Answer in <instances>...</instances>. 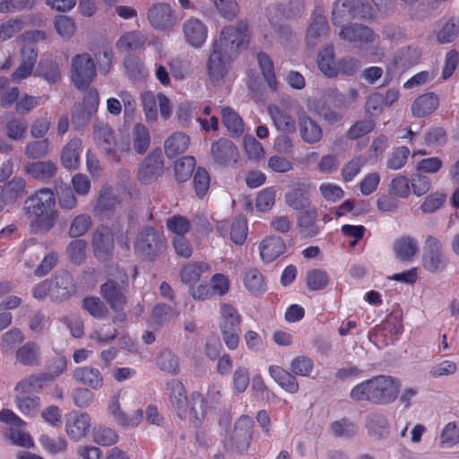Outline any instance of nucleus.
<instances>
[{"instance_id": "obj_3", "label": "nucleus", "mask_w": 459, "mask_h": 459, "mask_svg": "<svg viewBox=\"0 0 459 459\" xmlns=\"http://www.w3.org/2000/svg\"><path fill=\"white\" fill-rule=\"evenodd\" d=\"M74 292L72 274L65 270H59L50 280L43 281L34 287L33 297L44 299L48 296L52 300L61 301L68 299Z\"/></svg>"}, {"instance_id": "obj_7", "label": "nucleus", "mask_w": 459, "mask_h": 459, "mask_svg": "<svg viewBox=\"0 0 459 459\" xmlns=\"http://www.w3.org/2000/svg\"><path fill=\"white\" fill-rule=\"evenodd\" d=\"M96 76V65L87 53L74 56L71 60V80L79 90L87 89Z\"/></svg>"}, {"instance_id": "obj_38", "label": "nucleus", "mask_w": 459, "mask_h": 459, "mask_svg": "<svg viewBox=\"0 0 459 459\" xmlns=\"http://www.w3.org/2000/svg\"><path fill=\"white\" fill-rule=\"evenodd\" d=\"M396 257L403 261H410L419 252L417 241L410 236H403L394 244Z\"/></svg>"}, {"instance_id": "obj_35", "label": "nucleus", "mask_w": 459, "mask_h": 459, "mask_svg": "<svg viewBox=\"0 0 459 459\" xmlns=\"http://www.w3.org/2000/svg\"><path fill=\"white\" fill-rule=\"evenodd\" d=\"M146 42V37L137 30L127 31L120 36L117 42V48L125 53L135 51Z\"/></svg>"}, {"instance_id": "obj_19", "label": "nucleus", "mask_w": 459, "mask_h": 459, "mask_svg": "<svg viewBox=\"0 0 459 459\" xmlns=\"http://www.w3.org/2000/svg\"><path fill=\"white\" fill-rule=\"evenodd\" d=\"M183 33L186 41L193 48H200L207 38V28L197 18H190L183 23Z\"/></svg>"}, {"instance_id": "obj_22", "label": "nucleus", "mask_w": 459, "mask_h": 459, "mask_svg": "<svg viewBox=\"0 0 459 459\" xmlns=\"http://www.w3.org/2000/svg\"><path fill=\"white\" fill-rule=\"evenodd\" d=\"M252 427V419L246 415L241 416L235 423L232 446L240 452L247 450L250 444Z\"/></svg>"}, {"instance_id": "obj_1", "label": "nucleus", "mask_w": 459, "mask_h": 459, "mask_svg": "<svg viewBox=\"0 0 459 459\" xmlns=\"http://www.w3.org/2000/svg\"><path fill=\"white\" fill-rule=\"evenodd\" d=\"M55 207V195L49 188H42L25 200L23 209L33 233L46 234L54 227L57 216Z\"/></svg>"}, {"instance_id": "obj_49", "label": "nucleus", "mask_w": 459, "mask_h": 459, "mask_svg": "<svg viewBox=\"0 0 459 459\" xmlns=\"http://www.w3.org/2000/svg\"><path fill=\"white\" fill-rule=\"evenodd\" d=\"M24 340L23 333L18 328H13L1 337L0 349L3 353L11 354L13 349Z\"/></svg>"}, {"instance_id": "obj_44", "label": "nucleus", "mask_w": 459, "mask_h": 459, "mask_svg": "<svg viewBox=\"0 0 459 459\" xmlns=\"http://www.w3.org/2000/svg\"><path fill=\"white\" fill-rule=\"evenodd\" d=\"M243 281L248 291L255 295L264 293L266 290L264 278L260 271L255 268L246 271Z\"/></svg>"}, {"instance_id": "obj_15", "label": "nucleus", "mask_w": 459, "mask_h": 459, "mask_svg": "<svg viewBox=\"0 0 459 459\" xmlns=\"http://www.w3.org/2000/svg\"><path fill=\"white\" fill-rule=\"evenodd\" d=\"M211 156L215 164L229 166L237 162L238 151L237 146L229 139L221 138L211 146Z\"/></svg>"}, {"instance_id": "obj_42", "label": "nucleus", "mask_w": 459, "mask_h": 459, "mask_svg": "<svg viewBox=\"0 0 459 459\" xmlns=\"http://www.w3.org/2000/svg\"><path fill=\"white\" fill-rule=\"evenodd\" d=\"M132 142L134 150L139 153L143 154L149 149L151 144V136L148 128L141 124H136L132 131Z\"/></svg>"}, {"instance_id": "obj_31", "label": "nucleus", "mask_w": 459, "mask_h": 459, "mask_svg": "<svg viewBox=\"0 0 459 459\" xmlns=\"http://www.w3.org/2000/svg\"><path fill=\"white\" fill-rule=\"evenodd\" d=\"M329 25L327 19L323 15H316L307 31V43L309 47H316L322 38L327 36Z\"/></svg>"}, {"instance_id": "obj_61", "label": "nucleus", "mask_w": 459, "mask_h": 459, "mask_svg": "<svg viewBox=\"0 0 459 459\" xmlns=\"http://www.w3.org/2000/svg\"><path fill=\"white\" fill-rule=\"evenodd\" d=\"M410 154L409 148L405 146L395 149L387 158L386 167L393 170H397L403 168Z\"/></svg>"}, {"instance_id": "obj_8", "label": "nucleus", "mask_w": 459, "mask_h": 459, "mask_svg": "<svg viewBox=\"0 0 459 459\" xmlns=\"http://www.w3.org/2000/svg\"><path fill=\"white\" fill-rule=\"evenodd\" d=\"M164 238L154 228L148 227L143 230L135 241V253L144 258L152 259L162 252Z\"/></svg>"}, {"instance_id": "obj_23", "label": "nucleus", "mask_w": 459, "mask_h": 459, "mask_svg": "<svg viewBox=\"0 0 459 459\" xmlns=\"http://www.w3.org/2000/svg\"><path fill=\"white\" fill-rule=\"evenodd\" d=\"M24 172L34 179L48 182L56 174V166L51 160L27 161L23 165Z\"/></svg>"}, {"instance_id": "obj_17", "label": "nucleus", "mask_w": 459, "mask_h": 459, "mask_svg": "<svg viewBox=\"0 0 459 459\" xmlns=\"http://www.w3.org/2000/svg\"><path fill=\"white\" fill-rule=\"evenodd\" d=\"M166 389L178 416L182 420H186L188 416V400L183 384L178 379H171L167 382Z\"/></svg>"}, {"instance_id": "obj_45", "label": "nucleus", "mask_w": 459, "mask_h": 459, "mask_svg": "<svg viewBox=\"0 0 459 459\" xmlns=\"http://www.w3.org/2000/svg\"><path fill=\"white\" fill-rule=\"evenodd\" d=\"M51 381V377L47 373L31 375L20 381L16 385V390L22 393H33L40 391L44 384Z\"/></svg>"}, {"instance_id": "obj_29", "label": "nucleus", "mask_w": 459, "mask_h": 459, "mask_svg": "<svg viewBox=\"0 0 459 459\" xmlns=\"http://www.w3.org/2000/svg\"><path fill=\"white\" fill-rule=\"evenodd\" d=\"M188 419L195 427H200L206 417V403L199 392L191 394L188 400Z\"/></svg>"}, {"instance_id": "obj_13", "label": "nucleus", "mask_w": 459, "mask_h": 459, "mask_svg": "<svg viewBox=\"0 0 459 459\" xmlns=\"http://www.w3.org/2000/svg\"><path fill=\"white\" fill-rule=\"evenodd\" d=\"M311 190V184L305 180L299 179L295 182L291 189L285 194L286 204L297 211L312 209L309 193Z\"/></svg>"}, {"instance_id": "obj_18", "label": "nucleus", "mask_w": 459, "mask_h": 459, "mask_svg": "<svg viewBox=\"0 0 459 459\" xmlns=\"http://www.w3.org/2000/svg\"><path fill=\"white\" fill-rule=\"evenodd\" d=\"M91 426V420L86 412H73L70 413L65 423L66 433L70 438L78 441L90 431Z\"/></svg>"}, {"instance_id": "obj_53", "label": "nucleus", "mask_w": 459, "mask_h": 459, "mask_svg": "<svg viewBox=\"0 0 459 459\" xmlns=\"http://www.w3.org/2000/svg\"><path fill=\"white\" fill-rule=\"evenodd\" d=\"M92 221L86 213L77 215L71 222L68 234L71 238L83 236L91 227Z\"/></svg>"}, {"instance_id": "obj_4", "label": "nucleus", "mask_w": 459, "mask_h": 459, "mask_svg": "<svg viewBox=\"0 0 459 459\" xmlns=\"http://www.w3.org/2000/svg\"><path fill=\"white\" fill-rule=\"evenodd\" d=\"M128 282V276L117 266L108 270V280L100 286V294L114 311L124 309L126 303L124 294Z\"/></svg>"}, {"instance_id": "obj_46", "label": "nucleus", "mask_w": 459, "mask_h": 459, "mask_svg": "<svg viewBox=\"0 0 459 459\" xmlns=\"http://www.w3.org/2000/svg\"><path fill=\"white\" fill-rule=\"evenodd\" d=\"M351 3V0H336L334 2L332 12V22L334 26L342 25L343 22L353 19Z\"/></svg>"}, {"instance_id": "obj_5", "label": "nucleus", "mask_w": 459, "mask_h": 459, "mask_svg": "<svg viewBox=\"0 0 459 459\" xmlns=\"http://www.w3.org/2000/svg\"><path fill=\"white\" fill-rule=\"evenodd\" d=\"M249 37L247 23L239 21L234 25L225 26L213 46L236 57L242 49L247 47Z\"/></svg>"}, {"instance_id": "obj_11", "label": "nucleus", "mask_w": 459, "mask_h": 459, "mask_svg": "<svg viewBox=\"0 0 459 459\" xmlns=\"http://www.w3.org/2000/svg\"><path fill=\"white\" fill-rule=\"evenodd\" d=\"M94 139L99 148L109 159L118 161L117 156V140L114 131L109 125L102 121L97 120L93 125Z\"/></svg>"}, {"instance_id": "obj_63", "label": "nucleus", "mask_w": 459, "mask_h": 459, "mask_svg": "<svg viewBox=\"0 0 459 459\" xmlns=\"http://www.w3.org/2000/svg\"><path fill=\"white\" fill-rule=\"evenodd\" d=\"M221 322L220 324L221 329L236 328L240 323V316L237 310L229 304H223L221 307Z\"/></svg>"}, {"instance_id": "obj_26", "label": "nucleus", "mask_w": 459, "mask_h": 459, "mask_svg": "<svg viewBox=\"0 0 459 459\" xmlns=\"http://www.w3.org/2000/svg\"><path fill=\"white\" fill-rule=\"evenodd\" d=\"M108 410L117 422L123 427H136L143 418V411L141 409L136 410L131 415H126L119 406V394L112 397Z\"/></svg>"}, {"instance_id": "obj_58", "label": "nucleus", "mask_w": 459, "mask_h": 459, "mask_svg": "<svg viewBox=\"0 0 459 459\" xmlns=\"http://www.w3.org/2000/svg\"><path fill=\"white\" fill-rule=\"evenodd\" d=\"M4 129L9 139L19 141L26 134L27 123L23 119L12 118L6 123Z\"/></svg>"}, {"instance_id": "obj_33", "label": "nucleus", "mask_w": 459, "mask_h": 459, "mask_svg": "<svg viewBox=\"0 0 459 459\" xmlns=\"http://www.w3.org/2000/svg\"><path fill=\"white\" fill-rule=\"evenodd\" d=\"M40 347L34 342H27L15 353L16 360L23 366H39L40 364Z\"/></svg>"}, {"instance_id": "obj_54", "label": "nucleus", "mask_w": 459, "mask_h": 459, "mask_svg": "<svg viewBox=\"0 0 459 459\" xmlns=\"http://www.w3.org/2000/svg\"><path fill=\"white\" fill-rule=\"evenodd\" d=\"M376 124L372 118L359 120L347 131L346 137L350 140H357L372 132Z\"/></svg>"}, {"instance_id": "obj_37", "label": "nucleus", "mask_w": 459, "mask_h": 459, "mask_svg": "<svg viewBox=\"0 0 459 459\" xmlns=\"http://www.w3.org/2000/svg\"><path fill=\"white\" fill-rule=\"evenodd\" d=\"M366 428L368 433L377 438H385L388 435V420L380 412H371L367 416Z\"/></svg>"}, {"instance_id": "obj_20", "label": "nucleus", "mask_w": 459, "mask_h": 459, "mask_svg": "<svg viewBox=\"0 0 459 459\" xmlns=\"http://www.w3.org/2000/svg\"><path fill=\"white\" fill-rule=\"evenodd\" d=\"M91 245L94 255L100 261H107L112 255L114 241L106 229H98L92 235Z\"/></svg>"}, {"instance_id": "obj_60", "label": "nucleus", "mask_w": 459, "mask_h": 459, "mask_svg": "<svg viewBox=\"0 0 459 459\" xmlns=\"http://www.w3.org/2000/svg\"><path fill=\"white\" fill-rule=\"evenodd\" d=\"M208 265L204 263L189 264L186 265L181 271V280L186 284H193L198 281L202 272H204Z\"/></svg>"}, {"instance_id": "obj_9", "label": "nucleus", "mask_w": 459, "mask_h": 459, "mask_svg": "<svg viewBox=\"0 0 459 459\" xmlns=\"http://www.w3.org/2000/svg\"><path fill=\"white\" fill-rule=\"evenodd\" d=\"M234 56L212 46V51L206 63V69L212 83H220L227 75Z\"/></svg>"}, {"instance_id": "obj_32", "label": "nucleus", "mask_w": 459, "mask_h": 459, "mask_svg": "<svg viewBox=\"0 0 459 459\" xmlns=\"http://www.w3.org/2000/svg\"><path fill=\"white\" fill-rule=\"evenodd\" d=\"M439 105L438 97L433 93H426L418 97L411 106L412 115L423 117L433 113Z\"/></svg>"}, {"instance_id": "obj_21", "label": "nucleus", "mask_w": 459, "mask_h": 459, "mask_svg": "<svg viewBox=\"0 0 459 459\" xmlns=\"http://www.w3.org/2000/svg\"><path fill=\"white\" fill-rule=\"evenodd\" d=\"M267 113L273 120L275 128L283 134H294L297 130L295 118L284 108L271 104L267 108Z\"/></svg>"}, {"instance_id": "obj_47", "label": "nucleus", "mask_w": 459, "mask_h": 459, "mask_svg": "<svg viewBox=\"0 0 459 459\" xmlns=\"http://www.w3.org/2000/svg\"><path fill=\"white\" fill-rule=\"evenodd\" d=\"M257 62L268 86L273 91H275L277 89V81L275 78L274 67L272 59L264 52H259L257 54Z\"/></svg>"}, {"instance_id": "obj_24", "label": "nucleus", "mask_w": 459, "mask_h": 459, "mask_svg": "<svg viewBox=\"0 0 459 459\" xmlns=\"http://www.w3.org/2000/svg\"><path fill=\"white\" fill-rule=\"evenodd\" d=\"M73 378L92 390L101 389L104 384L103 376L100 371L91 366L76 368L73 372Z\"/></svg>"}, {"instance_id": "obj_50", "label": "nucleus", "mask_w": 459, "mask_h": 459, "mask_svg": "<svg viewBox=\"0 0 459 459\" xmlns=\"http://www.w3.org/2000/svg\"><path fill=\"white\" fill-rule=\"evenodd\" d=\"M306 283L310 290H321L328 285L329 276L325 271L312 269L307 273Z\"/></svg>"}, {"instance_id": "obj_48", "label": "nucleus", "mask_w": 459, "mask_h": 459, "mask_svg": "<svg viewBox=\"0 0 459 459\" xmlns=\"http://www.w3.org/2000/svg\"><path fill=\"white\" fill-rule=\"evenodd\" d=\"M157 366L164 372L170 375H178L179 373V363L177 356L169 350L162 351L157 359Z\"/></svg>"}, {"instance_id": "obj_16", "label": "nucleus", "mask_w": 459, "mask_h": 459, "mask_svg": "<svg viewBox=\"0 0 459 459\" xmlns=\"http://www.w3.org/2000/svg\"><path fill=\"white\" fill-rule=\"evenodd\" d=\"M298 128L300 138L307 144H316L323 139L321 126L304 110L298 114Z\"/></svg>"}, {"instance_id": "obj_52", "label": "nucleus", "mask_w": 459, "mask_h": 459, "mask_svg": "<svg viewBox=\"0 0 459 459\" xmlns=\"http://www.w3.org/2000/svg\"><path fill=\"white\" fill-rule=\"evenodd\" d=\"M195 160L193 156H184L176 161L174 170L176 178L178 181L184 182L189 178L194 171Z\"/></svg>"}, {"instance_id": "obj_55", "label": "nucleus", "mask_w": 459, "mask_h": 459, "mask_svg": "<svg viewBox=\"0 0 459 459\" xmlns=\"http://www.w3.org/2000/svg\"><path fill=\"white\" fill-rule=\"evenodd\" d=\"M210 175L208 171L202 167L197 168L194 174L193 184L196 195L203 198L210 187Z\"/></svg>"}, {"instance_id": "obj_62", "label": "nucleus", "mask_w": 459, "mask_h": 459, "mask_svg": "<svg viewBox=\"0 0 459 459\" xmlns=\"http://www.w3.org/2000/svg\"><path fill=\"white\" fill-rule=\"evenodd\" d=\"M366 158L362 156L354 157L348 161L342 169V177L345 182L351 181L366 164Z\"/></svg>"}, {"instance_id": "obj_34", "label": "nucleus", "mask_w": 459, "mask_h": 459, "mask_svg": "<svg viewBox=\"0 0 459 459\" xmlns=\"http://www.w3.org/2000/svg\"><path fill=\"white\" fill-rule=\"evenodd\" d=\"M189 137L182 133L177 132L171 134L164 143V152L168 158L172 159L183 154L188 148Z\"/></svg>"}, {"instance_id": "obj_40", "label": "nucleus", "mask_w": 459, "mask_h": 459, "mask_svg": "<svg viewBox=\"0 0 459 459\" xmlns=\"http://www.w3.org/2000/svg\"><path fill=\"white\" fill-rule=\"evenodd\" d=\"M25 185L23 178L14 177L2 188V199L5 203H14L25 195Z\"/></svg>"}, {"instance_id": "obj_56", "label": "nucleus", "mask_w": 459, "mask_h": 459, "mask_svg": "<svg viewBox=\"0 0 459 459\" xmlns=\"http://www.w3.org/2000/svg\"><path fill=\"white\" fill-rule=\"evenodd\" d=\"M459 32V20L451 18L438 31L437 39L439 43L445 44L455 39Z\"/></svg>"}, {"instance_id": "obj_10", "label": "nucleus", "mask_w": 459, "mask_h": 459, "mask_svg": "<svg viewBox=\"0 0 459 459\" xmlns=\"http://www.w3.org/2000/svg\"><path fill=\"white\" fill-rule=\"evenodd\" d=\"M338 36L341 39L359 48L373 43L376 39L374 31L369 27L361 23L342 25Z\"/></svg>"}, {"instance_id": "obj_57", "label": "nucleus", "mask_w": 459, "mask_h": 459, "mask_svg": "<svg viewBox=\"0 0 459 459\" xmlns=\"http://www.w3.org/2000/svg\"><path fill=\"white\" fill-rule=\"evenodd\" d=\"M87 243L83 239L73 240L67 247L66 253L70 261L75 264H81L86 258Z\"/></svg>"}, {"instance_id": "obj_39", "label": "nucleus", "mask_w": 459, "mask_h": 459, "mask_svg": "<svg viewBox=\"0 0 459 459\" xmlns=\"http://www.w3.org/2000/svg\"><path fill=\"white\" fill-rule=\"evenodd\" d=\"M317 66L325 76L329 78L336 77L333 46H325L319 51L317 55Z\"/></svg>"}, {"instance_id": "obj_2", "label": "nucleus", "mask_w": 459, "mask_h": 459, "mask_svg": "<svg viewBox=\"0 0 459 459\" xmlns=\"http://www.w3.org/2000/svg\"><path fill=\"white\" fill-rule=\"evenodd\" d=\"M398 379L385 375L373 377L355 385L350 394L354 402H368L376 405H387L394 403L400 393Z\"/></svg>"}, {"instance_id": "obj_64", "label": "nucleus", "mask_w": 459, "mask_h": 459, "mask_svg": "<svg viewBox=\"0 0 459 459\" xmlns=\"http://www.w3.org/2000/svg\"><path fill=\"white\" fill-rule=\"evenodd\" d=\"M247 234V221L243 217H237L230 229V239L237 245H242Z\"/></svg>"}, {"instance_id": "obj_14", "label": "nucleus", "mask_w": 459, "mask_h": 459, "mask_svg": "<svg viewBox=\"0 0 459 459\" xmlns=\"http://www.w3.org/2000/svg\"><path fill=\"white\" fill-rule=\"evenodd\" d=\"M147 17L151 25L156 30H169L178 22L170 5L165 3L152 4L148 11Z\"/></svg>"}, {"instance_id": "obj_30", "label": "nucleus", "mask_w": 459, "mask_h": 459, "mask_svg": "<svg viewBox=\"0 0 459 459\" xmlns=\"http://www.w3.org/2000/svg\"><path fill=\"white\" fill-rule=\"evenodd\" d=\"M317 210L307 209L299 213L298 217V228L304 238H314L319 233V227L316 224Z\"/></svg>"}, {"instance_id": "obj_27", "label": "nucleus", "mask_w": 459, "mask_h": 459, "mask_svg": "<svg viewBox=\"0 0 459 459\" xmlns=\"http://www.w3.org/2000/svg\"><path fill=\"white\" fill-rule=\"evenodd\" d=\"M286 250L283 239L278 236H271L260 244V255L264 262L271 263L282 255Z\"/></svg>"}, {"instance_id": "obj_12", "label": "nucleus", "mask_w": 459, "mask_h": 459, "mask_svg": "<svg viewBox=\"0 0 459 459\" xmlns=\"http://www.w3.org/2000/svg\"><path fill=\"white\" fill-rule=\"evenodd\" d=\"M163 169L162 152L160 148H156L140 165L138 178L143 183L150 184L163 174Z\"/></svg>"}, {"instance_id": "obj_25", "label": "nucleus", "mask_w": 459, "mask_h": 459, "mask_svg": "<svg viewBox=\"0 0 459 459\" xmlns=\"http://www.w3.org/2000/svg\"><path fill=\"white\" fill-rule=\"evenodd\" d=\"M21 57L20 65L12 74L14 82L23 80L31 74L38 58L37 49L33 46H25L21 50Z\"/></svg>"}, {"instance_id": "obj_59", "label": "nucleus", "mask_w": 459, "mask_h": 459, "mask_svg": "<svg viewBox=\"0 0 459 459\" xmlns=\"http://www.w3.org/2000/svg\"><path fill=\"white\" fill-rule=\"evenodd\" d=\"M83 308L96 318H105L108 315V309L99 298L90 297L84 299Z\"/></svg>"}, {"instance_id": "obj_51", "label": "nucleus", "mask_w": 459, "mask_h": 459, "mask_svg": "<svg viewBox=\"0 0 459 459\" xmlns=\"http://www.w3.org/2000/svg\"><path fill=\"white\" fill-rule=\"evenodd\" d=\"M330 429L338 437L351 438L358 432L357 426L346 418L332 422Z\"/></svg>"}, {"instance_id": "obj_36", "label": "nucleus", "mask_w": 459, "mask_h": 459, "mask_svg": "<svg viewBox=\"0 0 459 459\" xmlns=\"http://www.w3.org/2000/svg\"><path fill=\"white\" fill-rule=\"evenodd\" d=\"M272 377L285 391L296 394L299 391V383L296 377L279 366H272L269 368Z\"/></svg>"}, {"instance_id": "obj_28", "label": "nucleus", "mask_w": 459, "mask_h": 459, "mask_svg": "<svg viewBox=\"0 0 459 459\" xmlns=\"http://www.w3.org/2000/svg\"><path fill=\"white\" fill-rule=\"evenodd\" d=\"M82 149V143L80 138L71 139L63 148L61 152V162L69 169H76L80 164V156Z\"/></svg>"}, {"instance_id": "obj_6", "label": "nucleus", "mask_w": 459, "mask_h": 459, "mask_svg": "<svg viewBox=\"0 0 459 459\" xmlns=\"http://www.w3.org/2000/svg\"><path fill=\"white\" fill-rule=\"evenodd\" d=\"M447 265L442 242L435 236H428L423 245V268L430 273H437L446 270Z\"/></svg>"}, {"instance_id": "obj_41", "label": "nucleus", "mask_w": 459, "mask_h": 459, "mask_svg": "<svg viewBox=\"0 0 459 459\" xmlns=\"http://www.w3.org/2000/svg\"><path fill=\"white\" fill-rule=\"evenodd\" d=\"M50 141L48 138L30 141L24 147L23 153L29 160H40L48 155Z\"/></svg>"}, {"instance_id": "obj_43", "label": "nucleus", "mask_w": 459, "mask_h": 459, "mask_svg": "<svg viewBox=\"0 0 459 459\" xmlns=\"http://www.w3.org/2000/svg\"><path fill=\"white\" fill-rule=\"evenodd\" d=\"M221 120L228 131L235 136H239L244 132V123L239 115L231 108L226 107L221 109Z\"/></svg>"}]
</instances>
